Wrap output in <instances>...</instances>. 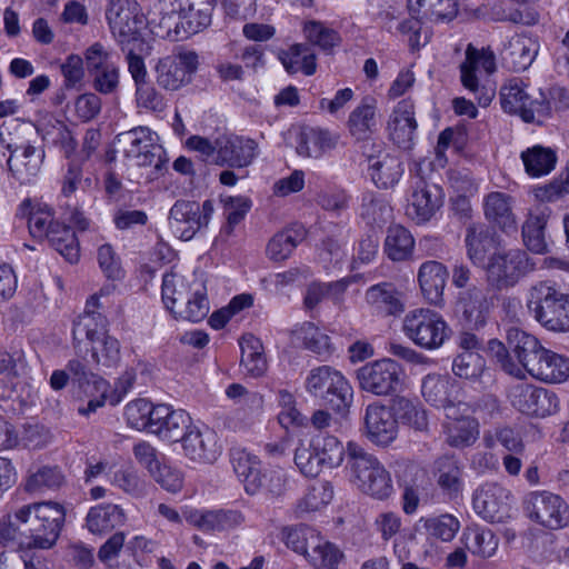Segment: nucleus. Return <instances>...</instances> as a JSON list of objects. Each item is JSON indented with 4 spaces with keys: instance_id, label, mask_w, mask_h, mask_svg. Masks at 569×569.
Returning <instances> with one entry per match:
<instances>
[{
    "instance_id": "28",
    "label": "nucleus",
    "mask_w": 569,
    "mask_h": 569,
    "mask_svg": "<svg viewBox=\"0 0 569 569\" xmlns=\"http://www.w3.org/2000/svg\"><path fill=\"white\" fill-rule=\"evenodd\" d=\"M459 386L448 376L428 375L422 380L421 392L427 402L437 408H450L455 405Z\"/></svg>"
},
{
    "instance_id": "53",
    "label": "nucleus",
    "mask_w": 569,
    "mask_h": 569,
    "mask_svg": "<svg viewBox=\"0 0 569 569\" xmlns=\"http://www.w3.org/2000/svg\"><path fill=\"white\" fill-rule=\"evenodd\" d=\"M192 288V281L188 282L183 277L173 272L166 273L162 279V301L166 308L173 313L178 306L184 303Z\"/></svg>"
},
{
    "instance_id": "14",
    "label": "nucleus",
    "mask_w": 569,
    "mask_h": 569,
    "mask_svg": "<svg viewBox=\"0 0 569 569\" xmlns=\"http://www.w3.org/2000/svg\"><path fill=\"white\" fill-rule=\"evenodd\" d=\"M508 399L515 409L528 416L546 417L558 409L555 393L529 383L518 382L510 387Z\"/></svg>"
},
{
    "instance_id": "41",
    "label": "nucleus",
    "mask_w": 569,
    "mask_h": 569,
    "mask_svg": "<svg viewBox=\"0 0 569 569\" xmlns=\"http://www.w3.org/2000/svg\"><path fill=\"white\" fill-rule=\"evenodd\" d=\"M209 313V300L207 298L206 287L202 282L193 280L192 288L184 303L178 306L173 311L176 319H182L191 322L203 320Z\"/></svg>"
},
{
    "instance_id": "48",
    "label": "nucleus",
    "mask_w": 569,
    "mask_h": 569,
    "mask_svg": "<svg viewBox=\"0 0 569 569\" xmlns=\"http://www.w3.org/2000/svg\"><path fill=\"white\" fill-rule=\"evenodd\" d=\"M462 542L465 548L472 555L489 558L498 547V539L488 528L468 527L462 533Z\"/></svg>"
},
{
    "instance_id": "31",
    "label": "nucleus",
    "mask_w": 569,
    "mask_h": 569,
    "mask_svg": "<svg viewBox=\"0 0 569 569\" xmlns=\"http://www.w3.org/2000/svg\"><path fill=\"white\" fill-rule=\"evenodd\" d=\"M512 204L511 196L500 191L490 192L483 199L485 217L503 231L516 230L517 221Z\"/></svg>"
},
{
    "instance_id": "44",
    "label": "nucleus",
    "mask_w": 569,
    "mask_h": 569,
    "mask_svg": "<svg viewBox=\"0 0 569 569\" xmlns=\"http://www.w3.org/2000/svg\"><path fill=\"white\" fill-rule=\"evenodd\" d=\"M495 233L488 226L477 223L467 228V253L475 264L483 263L487 253L495 247Z\"/></svg>"
},
{
    "instance_id": "3",
    "label": "nucleus",
    "mask_w": 569,
    "mask_h": 569,
    "mask_svg": "<svg viewBox=\"0 0 569 569\" xmlns=\"http://www.w3.org/2000/svg\"><path fill=\"white\" fill-rule=\"evenodd\" d=\"M347 468L351 481L363 493L383 500L393 492L391 476L383 465L353 442L347 447Z\"/></svg>"
},
{
    "instance_id": "11",
    "label": "nucleus",
    "mask_w": 569,
    "mask_h": 569,
    "mask_svg": "<svg viewBox=\"0 0 569 569\" xmlns=\"http://www.w3.org/2000/svg\"><path fill=\"white\" fill-rule=\"evenodd\" d=\"M525 509L528 517L540 526L558 530L569 525V505L550 491H533L527 495Z\"/></svg>"
},
{
    "instance_id": "40",
    "label": "nucleus",
    "mask_w": 569,
    "mask_h": 569,
    "mask_svg": "<svg viewBox=\"0 0 569 569\" xmlns=\"http://www.w3.org/2000/svg\"><path fill=\"white\" fill-rule=\"evenodd\" d=\"M124 518V512L118 505L101 503L90 508L86 523L90 532L101 535L122 525Z\"/></svg>"
},
{
    "instance_id": "15",
    "label": "nucleus",
    "mask_w": 569,
    "mask_h": 569,
    "mask_svg": "<svg viewBox=\"0 0 569 569\" xmlns=\"http://www.w3.org/2000/svg\"><path fill=\"white\" fill-rule=\"evenodd\" d=\"M539 94L540 100L532 98L527 86L521 80L513 79L500 90L501 107L506 112L519 113L526 122H531L536 113L548 114L552 108L550 102L545 101L543 94Z\"/></svg>"
},
{
    "instance_id": "51",
    "label": "nucleus",
    "mask_w": 569,
    "mask_h": 569,
    "mask_svg": "<svg viewBox=\"0 0 569 569\" xmlns=\"http://www.w3.org/2000/svg\"><path fill=\"white\" fill-rule=\"evenodd\" d=\"M281 61L289 73L301 71L306 76H311L317 69L315 53L303 43L291 46L287 52L282 53Z\"/></svg>"
},
{
    "instance_id": "39",
    "label": "nucleus",
    "mask_w": 569,
    "mask_h": 569,
    "mask_svg": "<svg viewBox=\"0 0 569 569\" xmlns=\"http://www.w3.org/2000/svg\"><path fill=\"white\" fill-rule=\"evenodd\" d=\"M531 377L548 383H560L569 378V359L546 349L540 355Z\"/></svg>"
},
{
    "instance_id": "55",
    "label": "nucleus",
    "mask_w": 569,
    "mask_h": 569,
    "mask_svg": "<svg viewBox=\"0 0 569 569\" xmlns=\"http://www.w3.org/2000/svg\"><path fill=\"white\" fill-rule=\"evenodd\" d=\"M366 99L349 116L348 128L358 140L366 139L376 127V108Z\"/></svg>"
},
{
    "instance_id": "59",
    "label": "nucleus",
    "mask_w": 569,
    "mask_h": 569,
    "mask_svg": "<svg viewBox=\"0 0 569 569\" xmlns=\"http://www.w3.org/2000/svg\"><path fill=\"white\" fill-rule=\"evenodd\" d=\"M547 219L545 216H531L522 227V237L527 248L538 254L548 251L545 237Z\"/></svg>"
},
{
    "instance_id": "18",
    "label": "nucleus",
    "mask_w": 569,
    "mask_h": 569,
    "mask_svg": "<svg viewBox=\"0 0 569 569\" xmlns=\"http://www.w3.org/2000/svg\"><path fill=\"white\" fill-rule=\"evenodd\" d=\"M472 507L488 522H502L510 516V492L498 483H485L473 493Z\"/></svg>"
},
{
    "instance_id": "38",
    "label": "nucleus",
    "mask_w": 569,
    "mask_h": 569,
    "mask_svg": "<svg viewBox=\"0 0 569 569\" xmlns=\"http://www.w3.org/2000/svg\"><path fill=\"white\" fill-rule=\"evenodd\" d=\"M368 170L373 183L379 188L395 186L402 172L401 161L389 153H379L368 158Z\"/></svg>"
},
{
    "instance_id": "36",
    "label": "nucleus",
    "mask_w": 569,
    "mask_h": 569,
    "mask_svg": "<svg viewBox=\"0 0 569 569\" xmlns=\"http://www.w3.org/2000/svg\"><path fill=\"white\" fill-rule=\"evenodd\" d=\"M437 483L450 498H457L463 488V466L455 456H441L435 462Z\"/></svg>"
},
{
    "instance_id": "21",
    "label": "nucleus",
    "mask_w": 569,
    "mask_h": 569,
    "mask_svg": "<svg viewBox=\"0 0 569 569\" xmlns=\"http://www.w3.org/2000/svg\"><path fill=\"white\" fill-rule=\"evenodd\" d=\"M217 147L216 164L241 169L248 167L253 161L258 146L252 139L222 134L217 138Z\"/></svg>"
},
{
    "instance_id": "1",
    "label": "nucleus",
    "mask_w": 569,
    "mask_h": 569,
    "mask_svg": "<svg viewBox=\"0 0 569 569\" xmlns=\"http://www.w3.org/2000/svg\"><path fill=\"white\" fill-rule=\"evenodd\" d=\"M107 319L102 315L87 312L73 322L74 348L80 355L91 348V357L98 367L112 368L120 360L119 341L107 335Z\"/></svg>"
},
{
    "instance_id": "34",
    "label": "nucleus",
    "mask_w": 569,
    "mask_h": 569,
    "mask_svg": "<svg viewBox=\"0 0 569 569\" xmlns=\"http://www.w3.org/2000/svg\"><path fill=\"white\" fill-rule=\"evenodd\" d=\"M447 268L438 261H427L420 266L418 281L423 297L433 305H438L443 295L448 279Z\"/></svg>"
},
{
    "instance_id": "9",
    "label": "nucleus",
    "mask_w": 569,
    "mask_h": 569,
    "mask_svg": "<svg viewBox=\"0 0 569 569\" xmlns=\"http://www.w3.org/2000/svg\"><path fill=\"white\" fill-rule=\"evenodd\" d=\"M359 388L378 397L390 396L401 385V368L392 359L368 362L356 371Z\"/></svg>"
},
{
    "instance_id": "33",
    "label": "nucleus",
    "mask_w": 569,
    "mask_h": 569,
    "mask_svg": "<svg viewBox=\"0 0 569 569\" xmlns=\"http://www.w3.org/2000/svg\"><path fill=\"white\" fill-rule=\"evenodd\" d=\"M459 305L466 323L479 329L486 325L492 302L482 289L472 287L461 293Z\"/></svg>"
},
{
    "instance_id": "29",
    "label": "nucleus",
    "mask_w": 569,
    "mask_h": 569,
    "mask_svg": "<svg viewBox=\"0 0 569 569\" xmlns=\"http://www.w3.org/2000/svg\"><path fill=\"white\" fill-rule=\"evenodd\" d=\"M214 0H191L186 7L179 9V24L183 36L188 38L206 29L211 23Z\"/></svg>"
},
{
    "instance_id": "12",
    "label": "nucleus",
    "mask_w": 569,
    "mask_h": 569,
    "mask_svg": "<svg viewBox=\"0 0 569 569\" xmlns=\"http://www.w3.org/2000/svg\"><path fill=\"white\" fill-rule=\"evenodd\" d=\"M480 68L487 73H492L496 70L495 54L492 51L478 50L469 44L466 50V59L460 66L461 82L475 94L479 106L487 107L495 97V89L479 86L476 72Z\"/></svg>"
},
{
    "instance_id": "56",
    "label": "nucleus",
    "mask_w": 569,
    "mask_h": 569,
    "mask_svg": "<svg viewBox=\"0 0 569 569\" xmlns=\"http://www.w3.org/2000/svg\"><path fill=\"white\" fill-rule=\"evenodd\" d=\"M292 337L300 341L306 349L317 353L330 352V339L315 323L306 321L292 330Z\"/></svg>"
},
{
    "instance_id": "4",
    "label": "nucleus",
    "mask_w": 569,
    "mask_h": 569,
    "mask_svg": "<svg viewBox=\"0 0 569 569\" xmlns=\"http://www.w3.org/2000/svg\"><path fill=\"white\" fill-rule=\"evenodd\" d=\"M116 139L119 151L131 166L152 168L149 179L157 178L166 168V151L149 128L137 127L119 133Z\"/></svg>"
},
{
    "instance_id": "46",
    "label": "nucleus",
    "mask_w": 569,
    "mask_h": 569,
    "mask_svg": "<svg viewBox=\"0 0 569 569\" xmlns=\"http://www.w3.org/2000/svg\"><path fill=\"white\" fill-rule=\"evenodd\" d=\"M241 366L251 377H260L267 370V360L263 356V347L257 337L251 333L243 335L240 340Z\"/></svg>"
},
{
    "instance_id": "52",
    "label": "nucleus",
    "mask_w": 569,
    "mask_h": 569,
    "mask_svg": "<svg viewBox=\"0 0 569 569\" xmlns=\"http://www.w3.org/2000/svg\"><path fill=\"white\" fill-rule=\"evenodd\" d=\"M392 409L397 423L401 422L418 431L427 429V412L418 402L405 397H398L393 401Z\"/></svg>"
},
{
    "instance_id": "43",
    "label": "nucleus",
    "mask_w": 569,
    "mask_h": 569,
    "mask_svg": "<svg viewBox=\"0 0 569 569\" xmlns=\"http://www.w3.org/2000/svg\"><path fill=\"white\" fill-rule=\"evenodd\" d=\"M366 300L377 311L387 316H393L403 310L400 292L389 282L371 286L366 292Z\"/></svg>"
},
{
    "instance_id": "16",
    "label": "nucleus",
    "mask_w": 569,
    "mask_h": 569,
    "mask_svg": "<svg viewBox=\"0 0 569 569\" xmlns=\"http://www.w3.org/2000/svg\"><path fill=\"white\" fill-rule=\"evenodd\" d=\"M197 67L198 54L193 51L164 57L156 66L157 83L164 90L176 91L190 82Z\"/></svg>"
},
{
    "instance_id": "24",
    "label": "nucleus",
    "mask_w": 569,
    "mask_h": 569,
    "mask_svg": "<svg viewBox=\"0 0 569 569\" xmlns=\"http://www.w3.org/2000/svg\"><path fill=\"white\" fill-rule=\"evenodd\" d=\"M416 129L412 103L407 100L400 101L388 122L390 138L399 148L410 149Z\"/></svg>"
},
{
    "instance_id": "26",
    "label": "nucleus",
    "mask_w": 569,
    "mask_h": 569,
    "mask_svg": "<svg viewBox=\"0 0 569 569\" xmlns=\"http://www.w3.org/2000/svg\"><path fill=\"white\" fill-rule=\"evenodd\" d=\"M187 521L202 531H229L244 522L239 510L190 511Z\"/></svg>"
},
{
    "instance_id": "61",
    "label": "nucleus",
    "mask_w": 569,
    "mask_h": 569,
    "mask_svg": "<svg viewBox=\"0 0 569 569\" xmlns=\"http://www.w3.org/2000/svg\"><path fill=\"white\" fill-rule=\"evenodd\" d=\"M478 435V423L471 418L456 420L447 427V442L451 447H468L477 440Z\"/></svg>"
},
{
    "instance_id": "57",
    "label": "nucleus",
    "mask_w": 569,
    "mask_h": 569,
    "mask_svg": "<svg viewBox=\"0 0 569 569\" xmlns=\"http://www.w3.org/2000/svg\"><path fill=\"white\" fill-rule=\"evenodd\" d=\"M66 369L70 375L71 381L86 393H89L88 388H90V386H92L96 391L107 392L108 382L100 376L90 371L81 360H69Z\"/></svg>"
},
{
    "instance_id": "30",
    "label": "nucleus",
    "mask_w": 569,
    "mask_h": 569,
    "mask_svg": "<svg viewBox=\"0 0 569 569\" xmlns=\"http://www.w3.org/2000/svg\"><path fill=\"white\" fill-rule=\"evenodd\" d=\"M43 153L33 146L27 144L16 148L8 161V169L12 177L21 183L29 182L40 170Z\"/></svg>"
},
{
    "instance_id": "19",
    "label": "nucleus",
    "mask_w": 569,
    "mask_h": 569,
    "mask_svg": "<svg viewBox=\"0 0 569 569\" xmlns=\"http://www.w3.org/2000/svg\"><path fill=\"white\" fill-rule=\"evenodd\" d=\"M363 422L367 438L378 446H388L397 438L398 425L393 409L385 405H369L365 411Z\"/></svg>"
},
{
    "instance_id": "35",
    "label": "nucleus",
    "mask_w": 569,
    "mask_h": 569,
    "mask_svg": "<svg viewBox=\"0 0 569 569\" xmlns=\"http://www.w3.org/2000/svg\"><path fill=\"white\" fill-rule=\"evenodd\" d=\"M338 137L320 128H303L298 137L297 153L306 158L318 159L332 150Z\"/></svg>"
},
{
    "instance_id": "8",
    "label": "nucleus",
    "mask_w": 569,
    "mask_h": 569,
    "mask_svg": "<svg viewBox=\"0 0 569 569\" xmlns=\"http://www.w3.org/2000/svg\"><path fill=\"white\" fill-rule=\"evenodd\" d=\"M530 270L532 266L523 250H498L489 259L487 280L491 287L503 290L513 287Z\"/></svg>"
},
{
    "instance_id": "47",
    "label": "nucleus",
    "mask_w": 569,
    "mask_h": 569,
    "mask_svg": "<svg viewBox=\"0 0 569 569\" xmlns=\"http://www.w3.org/2000/svg\"><path fill=\"white\" fill-rule=\"evenodd\" d=\"M46 238L67 261L70 263L78 261L80 256L79 243L74 231L70 227L56 221Z\"/></svg>"
},
{
    "instance_id": "25",
    "label": "nucleus",
    "mask_w": 569,
    "mask_h": 569,
    "mask_svg": "<svg viewBox=\"0 0 569 569\" xmlns=\"http://www.w3.org/2000/svg\"><path fill=\"white\" fill-rule=\"evenodd\" d=\"M538 50L539 46L535 39L525 34H516L503 48L502 61L510 70L525 71L533 62Z\"/></svg>"
},
{
    "instance_id": "54",
    "label": "nucleus",
    "mask_w": 569,
    "mask_h": 569,
    "mask_svg": "<svg viewBox=\"0 0 569 569\" xmlns=\"http://www.w3.org/2000/svg\"><path fill=\"white\" fill-rule=\"evenodd\" d=\"M319 536L316 529L307 525L286 527L281 531V537L286 546L295 552L303 555L306 558L311 547L316 545Z\"/></svg>"
},
{
    "instance_id": "45",
    "label": "nucleus",
    "mask_w": 569,
    "mask_h": 569,
    "mask_svg": "<svg viewBox=\"0 0 569 569\" xmlns=\"http://www.w3.org/2000/svg\"><path fill=\"white\" fill-rule=\"evenodd\" d=\"M16 509L0 519V543L12 550L31 549V541Z\"/></svg>"
},
{
    "instance_id": "49",
    "label": "nucleus",
    "mask_w": 569,
    "mask_h": 569,
    "mask_svg": "<svg viewBox=\"0 0 569 569\" xmlns=\"http://www.w3.org/2000/svg\"><path fill=\"white\" fill-rule=\"evenodd\" d=\"M415 239L412 234L402 226H391L388 228L385 240V252L392 261H405L412 254Z\"/></svg>"
},
{
    "instance_id": "27",
    "label": "nucleus",
    "mask_w": 569,
    "mask_h": 569,
    "mask_svg": "<svg viewBox=\"0 0 569 569\" xmlns=\"http://www.w3.org/2000/svg\"><path fill=\"white\" fill-rule=\"evenodd\" d=\"M230 460L233 471L243 483L247 493L256 495L262 489L260 460L257 456L243 449H233L230 453Z\"/></svg>"
},
{
    "instance_id": "58",
    "label": "nucleus",
    "mask_w": 569,
    "mask_h": 569,
    "mask_svg": "<svg viewBox=\"0 0 569 569\" xmlns=\"http://www.w3.org/2000/svg\"><path fill=\"white\" fill-rule=\"evenodd\" d=\"M303 34L309 43L319 47L326 52H330L340 43V37L333 29L316 20H309L303 23Z\"/></svg>"
},
{
    "instance_id": "13",
    "label": "nucleus",
    "mask_w": 569,
    "mask_h": 569,
    "mask_svg": "<svg viewBox=\"0 0 569 569\" xmlns=\"http://www.w3.org/2000/svg\"><path fill=\"white\" fill-rule=\"evenodd\" d=\"M213 213V203L206 200L201 206L196 201L179 200L170 209V226L182 240H190L208 226Z\"/></svg>"
},
{
    "instance_id": "5",
    "label": "nucleus",
    "mask_w": 569,
    "mask_h": 569,
    "mask_svg": "<svg viewBox=\"0 0 569 569\" xmlns=\"http://www.w3.org/2000/svg\"><path fill=\"white\" fill-rule=\"evenodd\" d=\"M17 510L29 540H32L31 549H49L56 543L64 520L61 506L52 502H36L24 505Z\"/></svg>"
},
{
    "instance_id": "6",
    "label": "nucleus",
    "mask_w": 569,
    "mask_h": 569,
    "mask_svg": "<svg viewBox=\"0 0 569 569\" xmlns=\"http://www.w3.org/2000/svg\"><path fill=\"white\" fill-rule=\"evenodd\" d=\"M307 390L325 400L333 410L346 411L352 400V388L346 378L330 366L310 370L306 380Z\"/></svg>"
},
{
    "instance_id": "50",
    "label": "nucleus",
    "mask_w": 569,
    "mask_h": 569,
    "mask_svg": "<svg viewBox=\"0 0 569 569\" xmlns=\"http://www.w3.org/2000/svg\"><path fill=\"white\" fill-rule=\"evenodd\" d=\"M521 160L529 176L541 177L555 168L557 154L551 148L533 146L521 152Z\"/></svg>"
},
{
    "instance_id": "20",
    "label": "nucleus",
    "mask_w": 569,
    "mask_h": 569,
    "mask_svg": "<svg viewBox=\"0 0 569 569\" xmlns=\"http://www.w3.org/2000/svg\"><path fill=\"white\" fill-rule=\"evenodd\" d=\"M150 432L168 442L182 441L192 427V419L182 409H172L167 405L156 406L154 419Z\"/></svg>"
},
{
    "instance_id": "17",
    "label": "nucleus",
    "mask_w": 569,
    "mask_h": 569,
    "mask_svg": "<svg viewBox=\"0 0 569 569\" xmlns=\"http://www.w3.org/2000/svg\"><path fill=\"white\" fill-rule=\"evenodd\" d=\"M181 446L183 456L196 465H212L222 453V445L217 432L194 425L187 432Z\"/></svg>"
},
{
    "instance_id": "23",
    "label": "nucleus",
    "mask_w": 569,
    "mask_h": 569,
    "mask_svg": "<svg viewBox=\"0 0 569 569\" xmlns=\"http://www.w3.org/2000/svg\"><path fill=\"white\" fill-rule=\"evenodd\" d=\"M506 340L508 349L513 357L531 376L537 363H539L538 359L545 350V347L535 336L516 327H511L507 330Z\"/></svg>"
},
{
    "instance_id": "10",
    "label": "nucleus",
    "mask_w": 569,
    "mask_h": 569,
    "mask_svg": "<svg viewBox=\"0 0 569 569\" xmlns=\"http://www.w3.org/2000/svg\"><path fill=\"white\" fill-rule=\"evenodd\" d=\"M111 32L122 51L126 46L138 41V36L146 23L136 0H111L106 12Z\"/></svg>"
},
{
    "instance_id": "42",
    "label": "nucleus",
    "mask_w": 569,
    "mask_h": 569,
    "mask_svg": "<svg viewBox=\"0 0 569 569\" xmlns=\"http://www.w3.org/2000/svg\"><path fill=\"white\" fill-rule=\"evenodd\" d=\"M306 238V230L301 226L287 228L276 233L268 242L266 253L272 261L287 260L296 247Z\"/></svg>"
},
{
    "instance_id": "63",
    "label": "nucleus",
    "mask_w": 569,
    "mask_h": 569,
    "mask_svg": "<svg viewBox=\"0 0 569 569\" xmlns=\"http://www.w3.org/2000/svg\"><path fill=\"white\" fill-rule=\"evenodd\" d=\"M323 467H338L343 460V445L333 436H317L311 439Z\"/></svg>"
},
{
    "instance_id": "7",
    "label": "nucleus",
    "mask_w": 569,
    "mask_h": 569,
    "mask_svg": "<svg viewBox=\"0 0 569 569\" xmlns=\"http://www.w3.org/2000/svg\"><path fill=\"white\" fill-rule=\"evenodd\" d=\"M402 330L415 345L427 350L439 348L448 337V326L442 317L426 308L409 311L403 318Z\"/></svg>"
},
{
    "instance_id": "22",
    "label": "nucleus",
    "mask_w": 569,
    "mask_h": 569,
    "mask_svg": "<svg viewBox=\"0 0 569 569\" xmlns=\"http://www.w3.org/2000/svg\"><path fill=\"white\" fill-rule=\"evenodd\" d=\"M442 204V191L435 183L420 178L415 187L407 208V214L418 223L428 221Z\"/></svg>"
},
{
    "instance_id": "37",
    "label": "nucleus",
    "mask_w": 569,
    "mask_h": 569,
    "mask_svg": "<svg viewBox=\"0 0 569 569\" xmlns=\"http://www.w3.org/2000/svg\"><path fill=\"white\" fill-rule=\"evenodd\" d=\"M226 395L231 399L240 398L242 403L248 407V410L244 407L236 410L233 416L234 428L242 429L251 426L262 409V396L258 392H248L239 383L230 385L226 390Z\"/></svg>"
},
{
    "instance_id": "2",
    "label": "nucleus",
    "mask_w": 569,
    "mask_h": 569,
    "mask_svg": "<svg viewBox=\"0 0 569 569\" xmlns=\"http://www.w3.org/2000/svg\"><path fill=\"white\" fill-rule=\"evenodd\" d=\"M527 309L533 319L552 332L569 331V293L551 281H540L529 290Z\"/></svg>"
},
{
    "instance_id": "32",
    "label": "nucleus",
    "mask_w": 569,
    "mask_h": 569,
    "mask_svg": "<svg viewBox=\"0 0 569 569\" xmlns=\"http://www.w3.org/2000/svg\"><path fill=\"white\" fill-rule=\"evenodd\" d=\"M171 3L166 0H158L152 9L148 12L147 22L150 26L151 32L160 38H174L176 40L184 39L182 29L177 28L179 24V12Z\"/></svg>"
},
{
    "instance_id": "62",
    "label": "nucleus",
    "mask_w": 569,
    "mask_h": 569,
    "mask_svg": "<svg viewBox=\"0 0 569 569\" xmlns=\"http://www.w3.org/2000/svg\"><path fill=\"white\" fill-rule=\"evenodd\" d=\"M341 558L342 552L331 542L325 541L321 536L307 556L309 562L318 569H337Z\"/></svg>"
},
{
    "instance_id": "64",
    "label": "nucleus",
    "mask_w": 569,
    "mask_h": 569,
    "mask_svg": "<svg viewBox=\"0 0 569 569\" xmlns=\"http://www.w3.org/2000/svg\"><path fill=\"white\" fill-rule=\"evenodd\" d=\"M156 406L147 399H136L126 406V418L128 423L136 429L151 430L154 419Z\"/></svg>"
},
{
    "instance_id": "60",
    "label": "nucleus",
    "mask_w": 569,
    "mask_h": 569,
    "mask_svg": "<svg viewBox=\"0 0 569 569\" xmlns=\"http://www.w3.org/2000/svg\"><path fill=\"white\" fill-rule=\"evenodd\" d=\"M64 481V475L58 467L44 466L28 477L24 488L28 492H38L46 489H58Z\"/></svg>"
}]
</instances>
